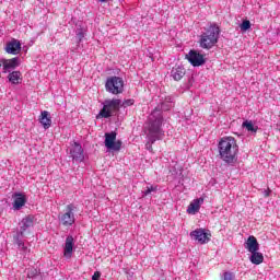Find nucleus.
Instances as JSON below:
<instances>
[{
    "mask_svg": "<svg viewBox=\"0 0 280 280\" xmlns=\"http://www.w3.org/2000/svg\"><path fill=\"white\" fill-rule=\"evenodd\" d=\"M163 124V114H161V109L155 108L151 115L149 116V131H145L147 138L149 141L145 144V149L149 152H152V144L163 139V129L161 126Z\"/></svg>",
    "mask_w": 280,
    "mask_h": 280,
    "instance_id": "f257e3e1",
    "label": "nucleus"
},
{
    "mask_svg": "<svg viewBox=\"0 0 280 280\" xmlns=\"http://www.w3.org/2000/svg\"><path fill=\"white\" fill-rule=\"evenodd\" d=\"M240 152V147L237 145V140L233 137H223L219 142V154L221 159L228 165H235L237 163V153Z\"/></svg>",
    "mask_w": 280,
    "mask_h": 280,
    "instance_id": "f03ea898",
    "label": "nucleus"
},
{
    "mask_svg": "<svg viewBox=\"0 0 280 280\" xmlns=\"http://www.w3.org/2000/svg\"><path fill=\"white\" fill-rule=\"evenodd\" d=\"M32 226H34V215H27L22 219L20 222V230L13 236L14 244L18 245L19 250H22V253H27V246H25L23 237H25V231L32 229Z\"/></svg>",
    "mask_w": 280,
    "mask_h": 280,
    "instance_id": "7ed1b4c3",
    "label": "nucleus"
},
{
    "mask_svg": "<svg viewBox=\"0 0 280 280\" xmlns=\"http://www.w3.org/2000/svg\"><path fill=\"white\" fill-rule=\"evenodd\" d=\"M220 38V26L212 24L208 30L200 36V47L202 49H211L215 47L218 39Z\"/></svg>",
    "mask_w": 280,
    "mask_h": 280,
    "instance_id": "20e7f679",
    "label": "nucleus"
},
{
    "mask_svg": "<svg viewBox=\"0 0 280 280\" xmlns=\"http://www.w3.org/2000/svg\"><path fill=\"white\" fill-rule=\"evenodd\" d=\"M119 108H121V100H105L103 103V108L98 113L97 119H100V117L108 119L109 117H113L115 113H119Z\"/></svg>",
    "mask_w": 280,
    "mask_h": 280,
    "instance_id": "39448f33",
    "label": "nucleus"
},
{
    "mask_svg": "<svg viewBox=\"0 0 280 280\" xmlns=\"http://www.w3.org/2000/svg\"><path fill=\"white\" fill-rule=\"evenodd\" d=\"M105 89L112 95H119L124 93V79L121 77H109L106 80Z\"/></svg>",
    "mask_w": 280,
    "mask_h": 280,
    "instance_id": "423d86ee",
    "label": "nucleus"
},
{
    "mask_svg": "<svg viewBox=\"0 0 280 280\" xmlns=\"http://www.w3.org/2000/svg\"><path fill=\"white\" fill-rule=\"evenodd\" d=\"M78 207L75 205L70 203L66 206L65 212L59 214V222L62 226H73L75 224V211Z\"/></svg>",
    "mask_w": 280,
    "mask_h": 280,
    "instance_id": "0eeeda50",
    "label": "nucleus"
},
{
    "mask_svg": "<svg viewBox=\"0 0 280 280\" xmlns=\"http://www.w3.org/2000/svg\"><path fill=\"white\" fill-rule=\"evenodd\" d=\"M105 148L119 152L121 150V140H117V132L112 131L105 133Z\"/></svg>",
    "mask_w": 280,
    "mask_h": 280,
    "instance_id": "6e6552de",
    "label": "nucleus"
},
{
    "mask_svg": "<svg viewBox=\"0 0 280 280\" xmlns=\"http://www.w3.org/2000/svg\"><path fill=\"white\" fill-rule=\"evenodd\" d=\"M186 58L188 59V62L192 65V67H202L205 65V55L198 52L197 50H190L187 55Z\"/></svg>",
    "mask_w": 280,
    "mask_h": 280,
    "instance_id": "1a4fd4ad",
    "label": "nucleus"
},
{
    "mask_svg": "<svg viewBox=\"0 0 280 280\" xmlns=\"http://www.w3.org/2000/svg\"><path fill=\"white\" fill-rule=\"evenodd\" d=\"M191 240L198 242V244H208L211 241V234L206 233L203 229H197L190 232Z\"/></svg>",
    "mask_w": 280,
    "mask_h": 280,
    "instance_id": "9d476101",
    "label": "nucleus"
},
{
    "mask_svg": "<svg viewBox=\"0 0 280 280\" xmlns=\"http://www.w3.org/2000/svg\"><path fill=\"white\" fill-rule=\"evenodd\" d=\"M70 156L77 163H82V161H84V149H82V145L80 143L73 142L70 148Z\"/></svg>",
    "mask_w": 280,
    "mask_h": 280,
    "instance_id": "9b49d317",
    "label": "nucleus"
},
{
    "mask_svg": "<svg viewBox=\"0 0 280 280\" xmlns=\"http://www.w3.org/2000/svg\"><path fill=\"white\" fill-rule=\"evenodd\" d=\"M21 65V59L14 57L12 59H2L3 73H8L11 69H15Z\"/></svg>",
    "mask_w": 280,
    "mask_h": 280,
    "instance_id": "f8f14e48",
    "label": "nucleus"
},
{
    "mask_svg": "<svg viewBox=\"0 0 280 280\" xmlns=\"http://www.w3.org/2000/svg\"><path fill=\"white\" fill-rule=\"evenodd\" d=\"M5 51L7 54H12L13 56L21 54V42H19V39H12L7 44Z\"/></svg>",
    "mask_w": 280,
    "mask_h": 280,
    "instance_id": "ddd939ff",
    "label": "nucleus"
},
{
    "mask_svg": "<svg viewBox=\"0 0 280 280\" xmlns=\"http://www.w3.org/2000/svg\"><path fill=\"white\" fill-rule=\"evenodd\" d=\"M73 236L69 235L66 238L65 247H63V256L67 257V259H71V256L73 255V245H74Z\"/></svg>",
    "mask_w": 280,
    "mask_h": 280,
    "instance_id": "4468645a",
    "label": "nucleus"
},
{
    "mask_svg": "<svg viewBox=\"0 0 280 280\" xmlns=\"http://www.w3.org/2000/svg\"><path fill=\"white\" fill-rule=\"evenodd\" d=\"M244 246L246 250H248V253H255L259 250V242H257V237H255L254 235L248 236Z\"/></svg>",
    "mask_w": 280,
    "mask_h": 280,
    "instance_id": "2eb2a0df",
    "label": "nucleus"
},
{
    "mask_svg": "<svg viewBox=\"0 0 280 280\" xmlns=\"http://www.w3.org/2000/svg\"><path fill=\"white\" fill-rule=\"evenodd\" d=\"M205 202L203 198L195 199L190 202V205L187 208V213L190 215H196L198 211H200V206Z\"/></svg>",
    "mask_w": 280,
    "mask_h": 280,
    "instance_id": "dca6fc26",
    "label": "nucleus"
},
{
    "mask_svg": "<svg viewBox=\"0 0 280 280\" xmlns=\"http://www.w3.org/2000/svg\"><path fill=\"white\" fill-rule=\"evenodd\" d=\"M13 198H14L13 208L16 211H19V209H23V207H25V202H27L25 195L15 192Z\"/></svg>",
    "mask_w": 280,
    "mask_h": 280,
    "instance_id": "f3484780",
    "label": "nucleus"
},
{
    "mask_svg": "<svg viewBox=\"0 0 280 280\" xmlns=\"http://www.w3.org/2000/svg\"><path fill=\"white\" fill-rule=\"evenodd\" d=\"M39 122L42 124V126H44L45 130L51 128V116L49 115V112H42Z\"/></svg>",
    "mask_w": 280,
    "mask_h": 280,
    "instance_id": "a211bd4d",
    "label": "nucleus"
},
{
    "mask_svg": "<svg viewBox=\"0 0 280 280\" xmlns=\"http://www.w3.org/2000/svg\"><path fill=\"white\" fill-rule=\"evenodd\" d=\"M171 75L172 78L178 82L179 80H183L184 75H185V68L177 66L174 67L171 71Z\"/></svg>",
    "mask_w": 280,
    "mask_h": 280,
    "instance_id": "6ab92c4d",
    "label": "nucleus"
},
{
    "mask_svg": "<svg viewBox=\"0 0 280 280\" xmlns=\"http://www.w3.org/2000/svg\"><path fill=\"white\" fill-rule=\"evenodd\" d=\"M8 80L11 84H21V82H23V74L21 71H13L9 73Z\"/></svg>",
    "mask_w": 280,
    "mask_h": 280,
    "instance_id": "aec40b11",
    "label": "nucleus"
},
{
    "mask_svg": "<svg viewBox=\"0 0 280 280\" xmlns=\"http://www.w3.org/2000/svg\"><path fill=\"white\" fill-rule=\"evenodd\" d=\"M249 261H252L255 266H259V264H264V254L259 253V250L250 252Z\"/></svg>",
    "mask_w": 280,
    "mask_h": 280,
    "instance_id": "412c9836",
    "label": "nucleus"
},
{
    "mask_svg": "<svg viewBox=\"0 0 280 280\" xmlns=\"http://www.w3.org/2000/svg\"><path fill=\"white\" fill-rule=\"evenodd\" d=\"M247 132H249L250 135H256L257 130H259V127H257V125L253 124V120H245L242 125Z\"/></svg>",
    "mask_w": 280,
    "mask_h": 280,
    "instance_id": "4be33fe9",
    "label": "nucleus"
},
{
    "mask_svg": "<svg viewBox=\"0 0 280 280\" xmlns=\"http://www.w3.org/2000/svg\"><path fill=\"white\" fill-rule=\"evenodd\" d=\"M170 108H174V101L171 96L165 97L164 102L162 103L161 109L162 110H170Z\"/></svg>",
    "mask_w": 280,
    "mask_h": 280,
    "instance_id": "5701e85b",
    "label": "nucleus"
},
{
    "mask_svg": "<svg viewBox=\"0 0 280 280\" xmlns=\"http://www.w3.org/2000/svg\"><path fill=\"white\" fill-rule=\"evenodd\" d=\"M221 280H235V273L225 271L223 272Z\"/></svg>",
    "mask_w": 280,
    "mask_h": 280,
    "instance_id": "b1692460",
    "label": "nucleus"
},
{
    "mask_svg": "<svg viewBox=\"0 0 280 280\" xmlns=\"http://www.w3.org/2000/svg\"><path fill=\"white\" fill-rule=\"evenodd\" d=\"M240 27H241V32H248V28L250 27V21L244 20L240 25Z\"/></svg>",
    "mask_w": 280,
    "mask_h": 280,
    "instance_id": "393cba45",
    "label": "nucleus"
},
{
    "mask_svg": "<svg viewBox=\"0 0 280 280\" xmlns=\"http://www.w3.org/2000/svg\"><path fill=\"white\" fill-rule=\"evenodd\" d=\"M37 275H38V269H36V268H30L27 270V278L28 279H34V277H37Z\"/></svg>",
    "mask_w": 280,
    "mask_h": 280,
    "instance_id": "a878e982",
    "label": "nucleus"
},
{
    "mask_svg": "<svg viewBox=\"0 0 280 280\" xmlns=\"http://www.w3.org/2000/svg\"><path fill=\"white\" fill-rule=\"evenodd\" d=\"M135 104V100L129 98L126 100L122 104H120V106H124V108H128V106H132Z\"/></svg>",
    "mask_w": 280,
    "mask_h": 280,
    "instance_id": "bb28decb",
    "label": "nucleus"
},
{
    "mask_svg": "<svg viewBox=\"0 0 280 280\" xmlns=\"http://www.w3.org/2000/svg\"><path fill=\"white\" fill-rule=\"evenodd\" d=\"M77 38L79 40V43L82 40V38H84V33L82 31H80L78 34H77Z\"/></svg>",
    "mask_w": 280,
    "mask_h": 280,
    "instance_id": "cd10ccee",
    "label": "nucleus"
},
{
    "mask_svg": "<svg viewBox=\"0 0 280 280\" xmlns=\"http://www.w3.org/2000/svg\"><path fill=\"white\" fill-rule=\"evenodd\" d=\"M150 191H151V194H152V191H156V187H154V186H150V187H147Z\"/></svg>",
    "mask_w": 280,
    "mask_h": 280,
    "instance_id": "c85d7f7f",
    "label": "nucleus"
},
{
    "mask_svg": "<svg viewBox=\"0 0 280 280\" xmlns=\"http://www.w3.org/2000/svg\"><path fill=\"white\" fill-rule=\"evenodd\" d=\"M150 194H152V192H151V190H149V188L147 187V189L144 190V196H150Z\"/></svg>",
    "mask_w": 280,
    "mask_h": 280,
    "instance_id": "c756f323",
    "label": "nucleus"
},
{
    "mask_svg": "<svg viewBox=\"0 0 280 280\" xmlns=\"http://www.w3.org/2000/svg\"><path fill=\"white\" fill-rule=\"evenodd\" d=\"M265 196H266V198H268V196H270V192L269 191H265Z\"/></svg>",
    "mask_w": 280,
    "mask_h": 280,
    "instance_id": "7c9ffc66",
    "label": "nucleus"
},
{
    "mask_svg": "<svg viewBox=\"0 0 280 280\" xmlns=\"http://www.w3.org/2000/svg\"><path fill=\"white\" fill-rule=\"evenodd\" d=\"M98 1H101V3H105V1H108V0H98Z\"/></svg>",
    "mask_w": 280,
    "mask_h": 280,
    "instance_id": "2f4dec72",
    "label": "nucleus"
},
{
    "mask_svg": "<svg viewBox=\"0 0 280 280\" xmlns=\"http://www.w3.org/2000/svg\"><path fill=\"white\" fill-rule=\"evenodd\" d=\"M0 68H1V61H0Z\"/></svg>",
    "mask_w": 280,
    "mask_h": 280,
    "instance_id": "473e14b6",
    "label": "nucleus"
}]
</instances>
